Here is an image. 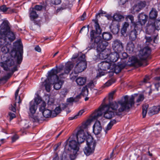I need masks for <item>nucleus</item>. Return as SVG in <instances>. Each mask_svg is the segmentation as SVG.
<instances>
[{
  "instance_id": "40",
  "label": "nucleus",
  "mask_w": 160,
  "mask_h": 160,
  "mask_svg": "<svg viewBox=\"0 0 160 160\" xmlns=\"http://www.w3.org/2000/svg\"><path fill=\"white\" fill-rule=\"evenodd\" d=\"M102 114V113L101 111V109L95 112L92 115L93 119H97L98 117L101 116Z\"/></svg>"
},
{
  "instance_id": "49",
  "label": "nucleus",
  "mask_w": 160,
  "mask_h": 160,
  "mask_svg": "<svg viewBox=\"0 0 160 160\" xmlns=\"http://www.w3.org/2000/svg\"><path fill=\"white\" fill-rule=\"evenodd\" d=\"M8 9H10V8H7L5 5H3L0 7V10L3 12H5Z\"/></svg>"
},
{
  "instance_id": "42",
  "label": "nucleus",
  "mask_w": 160,
  "mask_h": 160,
  "mask_svg": "<svg viewBox=\"0 0 160 160\" xmlns=\"http://www.w3.org/2000/svg\"><path fill=\"white\" fill-rule=\"evenodd\" d=\"M88 93V88L87 86L83 87L82 90L81 94L83 96H87Z\"/></svg>"
},
{
  "instance_id": "30",
  "label": "nucleus",
  "mask_w": 160,
  "mask_h": 160,
  "mask_svg": "<svg viewBox=\"0 0 160 160\" xmlns=\"http://www.w3.org/2000/svg\"><path fill=\"white\" fill-rule=\"evenodd\" d=\"M120 26L118 24H116L114 26H113L112 25L111 26V31L112 33L114 34H117L119 30Z\"/></svg>"
},
{
  "instance_id": "37",
  "label": "nucleus",
  "mask_w": 160,
  "mask_h": 160,
  "mask_svg": "<svg viewBox=\"0 0 160 160\" xmlns=\"http://www.w3.org/2000/svg\"><path fill=\"white\" fill-rule=\"evenodd\" d=\"M160 111V106H154L150 110L151 113L152 114H157Z\"/></svg>"
},
{
  "instance_id": "19",
  "label": "nucleus",
  "mask_w": 160,
  "mask_h": 160,
  "mask_svg": "<svg viewBox=\"0 0 160 160\" xmlns=\"http://www.w3.org/2000/svg\"><path fill=\"white\" fill-rule=\"evenodd\" d=\"M140 29L141 28L138 29L137 28H135L134 27V29L130 32L129 34V38L130 39L131 41H134L136 40L138 35L137 29L138 30Z\"/></svg>"
},
{
  "instance_id": "55",
  "label": "nucleus",
  "mask_w": 160,
  "mask_h": 160,
  "mask_svg": "<svg viewBox=\"0 0 160 160\" xmlns=\"http://www.w3.org/2000/svg\"><path fill=\"white\" fill-rule=\"evenodd\" d=\"M42 6L41 5H36L35 7L34 8V9L35 11V10H37L38 11H40L42 9Z\"/></svg>"
},
{
  "instance_id": "24",
  "label": "nucleus",
  "mask_w": 160,
  "mask_h": 160,
  "mask_svg": "<svg viewBox=\"0 0 160 160\" xmlns=\"http://www.w3.org/2000/svg\"><path fill=\"white\" fill-rule=\"evenodd\" d=\"M73 67V65L72 63L71 62L67 63L66 65V67L64 69V74H68L69 73Z\"/></svg>"
},
{
  "instance_id": "18",
  "label": "nucleus",
  "mask_w": 160,
  "mask_h": 160,
  "mask_svg": "<svg viewBox=\"0 0 160 160\" xmlns=\"http://www.w3.org/2000/svg\"><path fill=\"white\" fill-rule=\"evenodd\" d=\"M11 42L8 40V41L6 42L4 45L1 47V50L3 53L6 54L9 52L11 46L10 43H9Z\"/></svg>"
},
{
  "instance_id": "22",
  "label": "nucleus",
  "mask_w": 160,
  "mask_h": 160,
  "mask_svg": "<svg viewBox=\"0 0 160 160\" xmlns=\"http://www.w3.org/2000/svg\"><path fill=\"white\" fill-rule=\"evenodd\" d=\"M134 48V43L130 41L127 44V51L129 53L132 54L133 52Z\"/></svg>"
},
{
  "instance_id": "51",
  "label": "nucleus",
  "mask_w": 160,
  "mask_h": 160,
  "mask_svg": "<svg viewBox=\"0 0 160 160\" xmlns=\"http://www.w3.org/2000/svg\"><path fill=\"white\" fill-rule=\"evenodd\" d=\"M144 99V95L142 94H140L136 101L137 102H139L142 101Z\"/></svg>"
},
{
  "instance_id": "16",
  "label": "nucleus",
  "mask_w": 160,
  "mask_h": 160,
  "mask_svg": "<svg viewBox=\"0 0 160 160\" xmlns=\"http://www.w3.org/2000/svg\"><path fill=\"white\" fill-rule=\"evenodd\" d=\"M119 53L114 51L111 52L108 55V59L111 62H115L119 58Z\"/></svg>"
},
{
  "instance_id": "5",
  "label": "nucleus",
  "mask_w": 160,
  "mask_h": 160,
  "mask_svg": "<svg viewBox=\"0 0 160 160\" xmlns=\"http://www.w3.org/2000/svg\"><path fill=\"white\" fill-rule=\"evenodd\" d=\"M146 40L145 44L147 46L141 49L138 54L139 59L136 58H134L135 63L138 64L139 66L142 65V62L147 59L150 54L151 46H152L151 42H152V39L150 37L145 36L144 38Z\"/></svg>"
},
{
  "instance_id": "25",
  "label": "nucleus",
  "mask_w": 160,
  "mask_h": 160,
  "mask_svg": "<svg viewBox=\"0 0 160 160\" xmlns=\"http://www.w3.org/2000/svg\"><path fill=\"white\" fill-rule=\"evenodd\" d=\"M124 64L120 63L116 65L114 67V71L116 73H118L125 67Z\"/></svg>"
},
{
  "instance_id": "43",
  "label": "nucleus",
  "mask_w": 160,
  "mask_h": 160,
  "mask_svg": "<svg viewBox=\"0 0 160 160\" xmlns=\"http://www.w3.org/2000/svg\"><path fill=\"white\" fill-rule=\"evenodd\" d=\"M3 38H0V48L2 47L8 41V39H6V37L2 36Z\"/></svg>"
},
{
  "instance_id": "57",
  "label": "nucleus",
  "mask_w": 160,
  "mask_h": 160,
  "mask_svg": "<svg viewBox=\"0 0 160 160\" xmlns=\"http://www.w3.org/2000/svg\"><path fill=\"white\" fill-rule=\"evenodd\" d=\"M94 84L93 82L92 81H90L86 86L87 87L92 88L94 87Z\"/></svg>"
},
{
  "instance_id": "33",
  "label": "nucleus",
  "mask_w": 160,
  "mask_h": 160,
  "mask_svg": "<svg viewBox=\"0 0 160 160\" xmlns=\"http://www.w3.org/2000/svg\"><path fill=\"white\" fill-rule=\"evenodd\" d=\"M48 78L45 81L44 86L45 88V89L47 92H49L50 91L51 89V81H49L48 80Z\"/></svg>"
},
{
  "instance_id": "29",
  "label": "nucleus",
  "mask_w": 160,
  "mask_h": 160,
  "mask_svg": "<svg viewBox=\"0 0 160 160\" xmlns=\"http://www.w3.org/2000/svg\"><path fill=\"white\" fill-rule=\"evenodd\" d=\"M43 116L46 118L52 117V112L48 109H45L42 113Z\"/></svg>"
},
{
  "instance_id": "46",
  "label": "nucleus",
  "mask_w": 160,
  "mask_h": 160,
  "mask_svg": "<svg viewBox=\"0 0 160 160\" xmlns=\"http://www.w3.org/2000/svg\"><path fill=\"white\" fill-rule=\"evenodd\" d=\"M46 106V104L44 102H43L40 108H39V111L42 112H43L45 110V107Z\"/></svg>"
},
{
  "instance_id": "64",
  "label": "nucleus",
  "mask_w": 160,
  "mask_h": 160,
  "mask_svg": "<svg viewBox=\"0 0 160 160\" xmlns=\"http://www.w3.org/2000/svg\"><path fill=\"white\" fill-rule=\"evenodd\" d=\"M24 125L23 126V128L24 129H27L29 127V125L28 123L27 122H25L24 123Z\"/></svg>"
},
{
  "instance_id": "62",
  "label": "nucleus",
  "mask_w": 160,
  "mask_h": 160,
  "mask_svg": "<svg viewBox=\"0 0 160 160\" xmlns=\"http://www.w3.org/2000/svg\"><path fill=\"white\" fill-rule=\"evenodd\" d=\"M86 17V13L85 12H84L82 16L80 17L81 20L82 21H83L85 19V18Z\"/></svg>"
},
{
  "instance_id": "60",
  "label": "nucleus",
  "mask_w": 160,
  "mask_h": 160,
  "mask_svg": "<svg viewBox=\"0 0 160 160\" xmlns=\"http://www.w3.org/2000/svg\"><path fill=\"white\" fill-rule=\"evenodd\" d=\"M38 25L34 23L33 25H32L30 27V29H32L33 30H35L36 29V27H38Z\"/></svg>"
},
{
  "instance_id": "44",
  "label": "nucleus",
  "mask_w": 160,
  "mask_h": 160,
  "mask_svg": "<svg viewBox=\"0 0 160 160\" xmlns=\"http://www.w3.org/2000/svg\"><path fill=\"white\" fill-rule=\"evenodd\" d=\"M115 82V81L113 79H111L108 80L104 85V87H108L111 85Z\"/></svg>"
},
{
  "instance_id": "61",
  "label": "nucleus",
  "mask_w": 160,
  "mask_h": 160,
  "mask_svg": "<svg viewBox=\"0 0 160 160\" xmlns=\"http://www.w3.org/2000/svg\"><path fill=\"white\" fill-rule=\"evenodd\" d=\"M19 137L16 135L13 136L12 138V142H14Z\"/></svg>"
},
{
  "instance_id": "13",
  "label": "nucleus",
  "mask_w": 160,
  "mask_h": 160,
  "mask_svg": "<svg viewBox=\"0 0 160 160\" xmlns=\"http://www.w3.org/2000/svg\"><path fill=\"white\" fill-rule=\"evenodd\" d=\"M155 30V27H154V24H153L152 20H149L146 26L145 27V31L148 34L152 33Z\"/></svg>"
},
{
  "instance_id": "56",
  "label": "nucleus",
  "mask_w": 160,
  "mask_h": 160,
  "mask_svg": "<svg viewBox=\"0 0 160 160\" xmlns=\"http://www.w3.org/2000/svg\"><path fill=\"white\" fill-rule=\"evenodd\" d=\"M93 59L95 61H98L100 59L99 53H98L97 55H94L93 56Z\"/></svg>"
},
{
  "instance_id": "54",
  "label": "nucleus",
  "mask_w": 160,
  "mask_h": 160,
  "mask_svg": "<svg viewBox=\"0 0 160 160\" xmlns=\"http://www.w3.org/2000/svg\"><path fill=\"white\" fill-rule=\"evenodd\" d=\"M14 72H12H12L9 73H8L7 74L6 76H5L3 77V79H4V80H7V79H8L9 78H10L11 77V76L12 75V74H13V73Z\"/></svg>"
},
{
  "instance_id": "48",
  "label": "nucleus",
  "mask_w": 160,
  "mask_h": 160,
  "mask_svg": "<svg viewBox=\"0 0 160 160\" xmlns=\"http://www.w3.org/2000/svg\"><path fill=\"white\" fill-rule=\"evenodd\" d=\"M41 101L42 100L40 98H36L34 99V101H33L34 104H35L36 106H37L41 102Z\"/></svg>"
},
{
  "instance_id": "59",
  "label": "nucleus",
  "mask_w": 160,
  "mask_h": 160,
  "mask_svg": "<svg viewBox=\"0 0 160 160\" xmlns=\"http://www.w3.org/2000/svg\"><path fill=\"white\" fill-rule=\"evenodd\" d=\"M149 79V77L148 76H146L143 79V82L145 83H147L148 82Z\"/></svg>"
},
{
  "instance_id": "2",
  "label": "nucleus",
  "mask_w": 160,
  "mask_h": 160,
  "mask_svg": "<svg viewBox=\"0 0 160 160\" xmlns=\"http://www.w3.org/2000/svg\"><path fill=\"white\" fill-rule=\"evenodd\" d=\"M14 44V46H17V49L15 48L12 50L10 54L11 57L8 59L5 62L0 63V66L5 70L11 69L12 72L17 71L22 61L23 50L22 45L21 44L20 40L16 41Z\"/></svg>"
},
{
  "instance_id": "7",
  "label": "nucleus",
  "mask_w": 160,
  "mask_h": 160,
  "mask_svg": "<svg viewBox=\"0 0 160 160\" xmlns=\"http://www.w3.org/2000/svg\"><path fill=\"white\" fill-rule=\"evenodd\" d=\"M78 55L76 54L73 55L72 57V59H76V64L74 69L75 74L82 72L87 68V63L85 59V55L82 54L78 58Z\"/></svg>"
},
{
  "instance_id": "31",
  "label": "nucleus",
  "mask_w": 160,
  "mask_h": 160,
  "mask_svg": "<svg viewBox=\"0 0 160 160\" xmlns=\"http://www.w3.org/2000/svg\"><path fill=\"white\" fill-rule=\"evenodd\" d=\"M116 122V121L115 120H112L109 122L105 130L106 133H107L108 131L111 129L112 127Z\"/></svg>"
},
{
  "instance_id": "21",
  "label": "nucleus",
  "mask_w": 160,
  "mask_h": 160,
  "mask_svg": "<svg viewBox=\"0 0 160 160\" xmlns=\"http://www.w3.org/2000/svg\"><path fill=\"white\" fill-rule=\"evenodd\" d=\"M86 77H79L76 79V82L77 84L79 86H82L84 85L86 82Z\"/></svg>"
},
{
  "instance_id": "4",
  "label": "nucleus",
  "mask_w": 160,
  "mask_h": 160,
  "mask_svg": "<svg viewBox=\"0 0 160 160\" xmlns=\"http://www.w3.org/2000/svg\"><path fill=\"white\" fill-rule=\"evenodd\" d=\"M57 69H52L48 72V79L49 81H51V83L54 85V88L57 90L61 88L64 81L62 79L64 78V73H61L58 76L57 74L60 72L63 69V67L59 66L58 68L56 67Z\"/></svg>"
},
{
  "instance_id": "35",
  "label": "nucleus",
  "mask_w": 160,
  "mask_h": 160,
  "mask_svg": "<svg viewBox=\"0 0 160 160\" xmlns=\"http://www.w3.org/2000/svg\"><path fill=\"white\" fill-rule=\"evenodd\" d=\"M129 26V24L128 22H124L121 30V33L123 35L126 32L127 30V28Z\"/></svg>"
},
{
  "instance_id": "47",
  "label": "nucleus",
  "mask_w": 160,
  "mask_h": 160,
  "mask_svg": "<svg viewBox=\"0 0 160 160\" xmlns=\"http://www.w3.org/2000/svg\"><path fill=\"white\" fill-rule=\"evenodd\" d=\"M67 8V5L66 4H65L64 3H63L62 6L58 8L57 10V12H59L60 11H62L63 10L66 9Z\"/></svg>"
},
{
  "instance_id": "32",
  "label": "nucleus",
  "mask_w": 160,
  "mask_h": 160,
  "mask_svg": "<svg viewBox=\"0 0 160 160\" xmlns=\"http://www.w3.org/2000/svg\"><path fill=\"white\" fill-rule=\"evenodd\" d=\"M102 36L104 39L107 41L111 39L112 37V35L111 34L107 32H103Z\"/></svg>"
},
{
  "instance_id": "53",
  "label": "nucleus",
  "mask_w": 160,
  "mask_h": 160,
  "mask_svg": "<svg viewBox=\"0 0 160 160\" xmlns=\"http://www.w3.org/2000/svg\"><path fill=\"white\" fill-rule=\"evenodd\" d=\"M51 1L52 4L55 5L60 4L61 2V0H51Z\"/></svg>"
},
{
  "instance_id": "28",
  "label": "nucleus",
  "mask_w": 160,
  "mask_h": 160,
  "mask_svg": "<svg viewBox=\"0 0 160 160\" xmlns=\"http://www.w3.org/2000/svg\"><path fill=\"white\" fill-rule=\"evenodd\" d=\"M99 52V57H100V59H105L107 58L108 59V53L106 52L105 50L103 51H98Z\"/></svg>"
},
{
  "instance_id": "12",
  "label": "nucleus",
  "mask_w": 160,
  "mask_h": 160,
  "mask_svg": "<svg viewBox=\"0 0 160 160\" xmlns=\"http://www.w3.org/2000/svg\"><path fill=\"white\" fill-rule=\"evenodd\" d=\"M112 48L114 51L120 53L123 50V46L122 42L119 40L116 39L113 41Z\"/></svg>"
},
{
  "instance_id": "3",
  "label": "nucleus",
  "mask_w": 160,
  "mask_h": 160,
  "mask_svg": "<svg viewBox=\"0 0 160 160\" xmlns=\"http://www.w3.org/2000/svg\"><path fill=\"white\" fill-rule=\"evenodd\" d=\"M94 27L95 31L92 30L90 32L91 45L88 46L89 50L96 47L98 52L103 51L106 49V47L108 45V43L106 41L102 40L101 37L99 35L101 33L102 30L98 22H95Z\"/></svg>"
},
{
  "instance_id": "1",
  "label": "nucleus",
  "mask_w": 160,
  "mask_h": 160,
  "mask_svg": "<svg viewBox=\"0 0 160 160\" xmlns=\"http://www.w3.org/2000/svg\"><path fill=\"white\" fill-rule=\"evenodd\" d=\"M133 96L129 97L127 95L123 97L117 102H113L106 105L104 114L105 118L110 119L115 115H120L122 112L129 109L134 104Z\"/></svg>"
},
{
  "instance_id": "11",
  "label": "nucleus",
  "mask_w": 160,
  "mask_h": 160,
  "mask_svg": "<svg viewBox=\"0 0 160 160\" xmlns=\"http://www.w3.org/2000/svg\"><path fill=\"white\" fill-rule=\"evenodd\" d=\"M147 16L143 13H140L138 16V22L135 23V28H141L142 26L144 25L147 21Z\"/></svg>"
},
{
  "instance_id": "27",
  "label": "nucleus",
  "mask_w": 160,
  "mask_h": 160,
  "mask_svg": "<svg viewBox=\"0 0 160 160\" xmlns=\"http://www.w3.org/2000/svg\"><path fill=\"white\" fill-rule=\"evenodd\" d=\"M158 15V12L156 10L152 8L150 12L149 16L150 18L151 19H155Z\"/></svg>"
},
{
  "instance_id": "17",
  "label": "nucleus",
  "mask_w": 160,
  "mask_h": 160,
  "mask_svg": "<svg viewBox=\"0 0 160 160\" xmlns=\"http://www.w3.org/2000/svg\"><path fill=\"white\" fill-rule=\"evenodd\" d=\"M98 66L100 69L105 71L110 68V64L108 62L103 61L99 63Z\"/></svg>"
},
{
  "instance_id": "45",
  "label": "nucleus",
  "mask_w": 160,
  "mask_h": 160,
  "mask_svg": "<svg viewBox=\"0 0 160 160\" xmlns=\"http://www.w3.org/2000/svg\"><path fill=\"white\" fill-rule=\"evenodd\" d=\"M126 18L128 20L129 19L130 21L133 24V25H134V27H135V23L134 21V18L132 15H129L126 16Z\"/></svg>"
},
{
  "instance_id": "36",
  "label": "nucleus",
  "mask_w": 160,
  "mask_h": 160,
  "mask_svg": "<svg viewBox=\"0 0 160 160\" xmlns=\"http://www.w3.org/2000/svg\"><path fill=\"white\" fill-rule=\"evenodd\" d=\"M153 21V24H154V27H155V30H159L160 29V19Z\"/></svg>"
},
{
  "instance_id": "15",
  "label": "nucleus",
  "mask_w": 160,
  "mask_h": 160,
  "mask_svg": "<svg viewBox=\"0 0 160 160\" xmlns=\"http://www.w3.org/2000/svg\"><path fill=\"white\" fill-rule=\"evenodd\" d=\"M102 130V127L99 121H96L93 126V131L96 135L100 134Z\"/></svg>"
},
{
  "instance_id": "9",
  "label": "nucleus",
  "mask_w": 160,
  "mask_h": 160,
  "mask_svg": "<svg viewBox=\"0 0 160 160\" xmlns=\"http://www.w3.org/2000/svg\"><path fill=\"white\" fill-rule=\"evenodd\" d=\"M92 121V119H89L85 122L83 123L79 129L76 135L78 143H82L85 140V138L88 136L87 132L90 134L88 132L85 134L84 131H86L88 126L90 124Z\"/></svg>"
},
{
  "instance_id": "52",
  "label": "nucleus",
  "mask_w": 160,
  "mask_h": 160,
  "mask_svg": "<svg viewBox=\"0 0 160 160\" xmlns=\"http://www.w3.org/2000/svg\"><path fill=\"white\" fill-rule=\"evenodd\" d=\"M8 117H9V120L11 121L13 118L16 117L15 115L13 113L9 112L8 113Z\"/></svg>"
},
{
  "instance_id": "34",
  "label": "nucleus",
  "mask_w": 160,
  "mask_h": 160,
  "mask_svg": "<svg viewBox=\"0 0 160 160\" xmlns=\"http://www.w3.org/2000/svg\"><path fill=\"white\" fill-rule=\"evenodd\" d=\"M113 19L117 21H120L124 18V16L119 13H116L113 16Z\"/></svg>"
},
{
  "instance_id": "39",
  "label": "nucleus",
  "mask_w": 160,
  "mask_h": 160,
  "mask_svg": "<svg viewBox=\"0 0 160 160\" xmlns=\"http://www.w3.org/2000/svg\"><path fill=\"white\" fill-rule=\"evenodd\" d=\"M84 112V110H80L78 112V113L74 116L70 117L69 118V119L70 120H72L75 119H76L80 116H81L83 113Z\"/></svg>"
},
{
  "instance_id": "20",
  "label": "nucleus",
  "mask_w": 160,
  "mask_h": 160,
  "mask_svg": "<svg viewBox=\"0 0 160 160\" xmlns=\"http://www.w3.org/2000/svg\"><path fill=\"white\" fill-rule=\"evenodd\" d=\"M146 5L145 2H140L139 3L133 7L134 12H138L143 8Z\"/></svg>"
},
{
  "instance_id": "8",
  "label": "nucleus",
  "mask_w": 160,
  "mask_h": 160,
  "mask_svg": "<svg viewBox=\"0 0 160 160\" xmlns=\"http://www.w3.org/2000/svg\"><path fill=\"white\" fill-rule=\"evenodd\" d=\"M0 33L2 36L6 37V38L10 42H12L15 40L14 34L11 31L8 21H3L0 26Z\"/></svg>"
},
{
  "instance_id": "41",
  "label": "nucleus",
  "mask_w": 160,
  "mask_h": 160,
  "mask_svg": "<svg viewBox=\"0 0 160 160\" xmlns=\"http://www.w3.org/2000/svg\"><path fill=\"white\" fill-rule=\"evenodd\" d=\"M148 107L147 105H144L142 107V114L143 118H144L147 113V109Z\"/></svg>"
},
{
  "instance_id": "63",
  "label": "nucleus",
  "mask_w": 160,
  "mask_h": 160,
  "mask_svg": "<svg viewBox=\"0 0 160 160\" xmlns=\"http://www.w3.org/2000/svg\"><path fill=\"white\" fill-rule=\"evenodd\" d=\"M35 50L36 51H37V52H40L41 51V48L38 45L35 48Z\"/></svg>"
},
{
  "instance_id": "10",
  "label": "nucleus",
  "mask_w": 160,
  "mask_h": 160,
  "mask_svg": "<svg viewBox=\"0 0 160 160\" xmlns=\"http://www.w3.org/2000/svg\"><path fill=\"white\" fill-rule=\"evenodd\" d=\"M87 134L88 136L85 138L87 146L85 147L83 151L87 156H88L94 152L96 142L90 134H89L88 132Z\"/></svg>"
},
{
  "instance_id": "50",
  "label": "nucleus",
  "mask_w": 160,
  "mask_h": 160,
  "mask_svg": "<svg viewBox=\"0 0 160 160\" xmlns=\"http://www.w3.org/2000/svg\"><path fill=\"white\" fill-rule=\"evenodd\" d=\"M156 78H155V80L156 81V82L154 83V85L155 87L157 89V91H158V88L160 87V82L159 80H158L156 79Z\"/></svg>"
},
{
  "instance_id": "58",
  "label": "nucleus",
  "mask_w": 160,
  "mask_h": 160,
  "mask_svg": "<svg viewBox=\"0 0 160 160\" xmlns=\"http://www.w3.org/2000/svg\"><path fill=\"white\" fill-rule=\"evenodd\" d=\"M115 92V91H113L111 92L109 95V100H112L113 98V96Z\"/></svg>"
},
{
  "instance_id": "14",
  "label": "nucleus",
  "mask_w": 160,
  "mask_h": 160,
  "mask_svg": "<svg viewBox=\"0 0 160 160\" xmlns=\"http://www.w3.org/2000/svg\"><path fill=\"white\" fill-rule=\"evenodd\" d=\"M20 90V88H18L17 90L16 91L15 93V103L14 104V106H13L11 105V107L9 108V109L12 111L15 112L16 111V108L15 107L16 106V104L17 103L20 104L22 101V100L21 99L20 96H18V92Z\"/></svg>"
},
{
  "instance_id": "23",
  "label": "nucleus",
  "mask_w": 160,
  "mask_h": 160,
  "mask_svg": "<svg viewBox=\"0 0 160 160\" xmlns=\"http://www.w3.org/2000/svg\"><path fill=\"white\" fill-rule=\"evenodd\" d=\"M37 106L34 104L33 101H32L30 102L29 111L32 115L34 114L37 109Z\"/></svg>"
},
{
  "instance_id": "38",
  "label": "nucleus",
  "mask_w": 160,
  "mask_h": 160,
  "mask_svg": "<svg viewBox=\"0 0 160 160\" xmlns=\"http://www.w3.org/2000/svg\"><path fill=\"white\" fill-rule=\"evenodd\" d=\"M61 111V109L60 107H57L54 110L52 111V117L56 116L59 114Z\"/></svg>"
},
{
  "instance_id": "26",
  "label": "nucleus",
  "mask_w": 160,
  "mask_h": 160,
  "mask_svg": "<svg viewBox=\"0 0 160 160\" xmlns=\"http://www.w3.org/2000/svg\"><path fill=\"white\" fill-rule=\"evenodd\" d=\"M30 12L29 16L31 20H33L38 17V15L33 8L30 9Z\"/></svg>"
},
{
  "instance_id": "6",
  "label": "nucleus",
  "mask_w": 160,
  "mask_h": 160,
  "mask_svg": "<svg viewBox=\"0 0 160 160\" xmlns=\"http://www.w3.org/2000/svg\"><path fill=\"white\" fill-rule=\"evenodd\" d=\"M77 142L75 140H71L69 138L67 141V144L65 146V149L68 150L69 153V158L71 160H74L76 158V155L79 149L78 144L81 143Z\"/></svg>"
}]
</instances>
